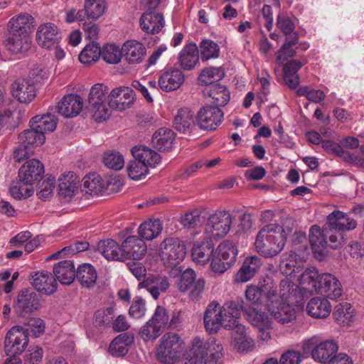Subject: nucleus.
Here are the masks:
<instances>
[{"instance_id": "1", "label": "nucleus", "mask_w": 364, "mask_h": 364, "mask_svg": "<svg viewBox=\"0 0 364 364\" xmlns=\"http://www.w3.org/2000/svg\"><path fill=\"white\" fill-rule=\"evenodd\" d=\"M287 236L282 226L271 223L258 232L255 246L257 252L266 258H273L280 254L286 245Z\"/></svg>"}, {"instance_id": "2", "label": "nucleus", "mask_w": 364, "mask_h": 364, "mask_svg": "<svg viewBox=\"0 0 364 364\" xmlns=\"http://www.w3.org/2000/svg\"><path fill=\"white\" fill-rule=\"evenodd\" d=\"M223 350V346L215 340L205 342L200 338H195L186 359L188 364H222Z\"/></svg>"}, {"instance_id": "3", "label": "nucleus", "mask_w": 364, "mask_h": 364, "mask_svg": "<svg viewBox=\"0 0 364 364\" xmlns=\"http://www.w3.org/2000/svg\"><path fill=\"white\" fill-rule=\"evenodd\" d=\"M301 349L304 358L311 356L318 363L328 364L336 355L338 346L333 340L323 341L315 335L302 341Z\"/></svg>"}, {"instance_id": "4", "label": "nucleus", "mask_w": 364, "mask_h": 364, "mask_svg": "<svg viewBox=\"0 0 364 364\" xmlns=\"http://www.w3.org/2000/svg\"><path fill=\"white\" fill-rule=\"evenodd\" d=\"M183 341L179 336L174 333L164 335L157 348V359L166 364H173L180 360L183 352Z\"/></svg>"}, {"instance_id": "5", "label": "nucleus", "mask_w": 364, "mask_h": 364, "mask_svg": "<svg viewBox=\"0 0 364 364\" xmlns=\"http://www.w3.org/2000/svg\"><path fill=\"white\" fill-rule=\"evenodd\" d=\"M232 223L230 213L226 210H216L208 218L204 232L210 240L223 238L229 232Z\"/></svg>"}, {"instance_id": "6", "label": "nucleus", "mask_w": 364, "mask_h": 364, "mask_svg": "<svg viewBox=\"0 0 364 364\" xmlns=\"http://www.w3.org/2000/svg\"><path fill=\"white\" fill-rule=\"evenodd\" d=\"M237 254V248L232 241H223L218 245L215 255L213 257L210 264L212 270L215 273H224L235 263Z\"/></svg>"}, {"instance_id": "7", "label": "nucleus", "mask_w": 364, "mask_h": 364, "mask_svg": "<svg viewBox=\"0 0 364 364\" xmlns=\"http://www.w3.org/2000/svg\"><path fill=\"white\" fill-rule=\"evenodd\" d=\"M186 246L177 237H166L159 246V256L165 265L175 267L185 258Z\"/></svg>"}, {"instance_id": "8", "label": "nucleus", "mask_w": 364, "mask_h": 364, "mask_svg": "<svg viewBox=\"0 0 364 364\" xmlns=\"http://www.w3.org/2000/svg\"><path fill=\"white\" fill-rule=\"evenodd\" d=\"M277 287L270 277L264 278L258 285H248L245 290V299L252 307L262 305L263 296L266 294L267 304L272 301L276 296Z\"/></svg>"}, {"instance_id": "9", "label": "nucleus", "mask_w": 364, "mask_h": 364, "mask_svg": "<svg viewBox=\"0 0 364 364\" xmlns=\"http://www.w3.org/2000/svg\"><path fill=\"white\" fill-rule=\"evenodd\" d=\"M203 278H196V272L191 269H186L181 275L178 283L179 291L188 292V298L193 301H199L205 289Z\"/></svg>"}, {"instance_id": "10", "label": "nucleus", "mask_w": 364, "mask_h": 364, "mask_svg": "<svg viewBox=\"0 0 364 364\" xmlns=\"http://www.w3.org/2000/svg\"><path fill=\"white\" fill-rule=\"evenodd\" d=\"M29 335L21 326H14L7 332L4 348L7 354L19 355L26 349L28 343Z\"/></svg>"}, {"instance_id": "11", "label": "nucleus", "mask_w": 364, "mask_h": 364, "mask_svg": "<svg viewBox=\"0 0 364 364\" xmlns=\"http://www.w3.org/2000/svg\"><path fill=\"white\" fill-rule=\"evenodd\" d=\"M223 311L220 304L216 301H212L207 306L203 321L205 330L209 333H218L221 327L231 326L227 317H224Z\"/></svg>"}, {"instance_id": "12", "label": "nucleus", "mask_w": 364, "mask_h": 364, "mask_svg": "<svg viewBox=\"0 0 364 364\" xmlns=\"http://www.w3.org/2000/svg\"><path fill=\"white\" fill-rule=\"evenodd\" d=\"M267 307L274 318L282 324L290 323L296 318L295 309L288 301H279L277 293L272 301L267 304Z\"/></svg>"}, {"instance_id": "13", "label": "nucleus", "mask_w": 364, "mask_h": 364, "mask_svg": "<svg viewBox=\"0 0 364 364\" xmlns=\"http://www.w3.org/2000/svg\"><path fill=\"white\" fill-rule=\"evenodd\" d=\"M223 112L216 106L206 105L200 109L196 117L198 127L205 130H214L222 122Z\"/></svg>"}, {"instance_id": "14", "label": "nucleus", "mask_w": 364, "mask_h": 364, "mask_svg": "<svg viewBox=\"0 0 364 364\" xmlns=\"http://www.w3.org/2000/svg\"><path fill=\"white\" fill-rule=\"evenodd\" d=\"M326 228L322 230L317 225H313L310 229L309 242L316 258L323 260L328 254V234Z\"/></svg>"}, {"instance_id": "15", "label": "nucleus", "mask_w": 364, "mask_h": 364, "mask_svg": "<svg viewBox=\"0 0 364 364\" xmlns=\"http://www.w3.org/2000/svg\"><path fill=\"white\" fill-rule=\"evenodd\" d=\"M184 81L185 75L181 69L169 68L165 70L159 76L158 85L161 90L168 92L178 90Z\"/></svg>"}, {"instance_id": "16", "label": "nucleus", "mask_w": 364, "mask_h": 364, "mask_svg": "<svg viewBox=\"0 0 364 364\" xmlns=\"http://www.w3.org/2000/svg\"><path fill=\"white\" fill-rule=\"evenodd\" d=\"M326 225L331 230L343 232L355 230L358 223L348 213L336 210L327 216Z\"/></svg>"}, {"instance_id": "17", "label": "nucleus", "mask_w": 364, "mask_h": 364, "mask_svg": "<svg viewBox=\"0 0 364 364\" xmlns=\"http://www.w3.org/2000/svg\"><path fill=\"white\" fill-rule=\"evenodd\" d=\"M12 95L21 103L28 104L36 96V87L32 80L17 79L11 84Z\"/></svg>"}, {"instance_id": "18", "label": "nucleus", "mask_w": 364, "mask_h": 364, "mask_svg": "<svg viewBox=\"0 0 364 364\" xmlns=\"http://www.w3.org/2000/svg\"><path fill=\"white\" fill-rule=\"evenodd\" d=\"M83 107V100L78 95L70 94L63 97L56 108L58 112L66 118L77 116Z\"/></svg>"}, {"instance_id": "19", "label": "nucleus", "mask_w": 364, "mask_h": 364, "mask_svg": "<svg viewBox=\"0 0 364 364\" xmlns=\"http://www.w3.org/2000/svg\"><path fill=\"white\" fill-rule=\"evenodd\" d=\"M321 274L315 268H307L300 277L299 294L307 296L318 291Z\"/></svg>"}, {"instance_id": "20", "label": "nucleus", "mask_w": 364, "mask_h": 364, "mask_svg": "<svg viewBox=\"0 0 364 364\" xmlns=\"http://www.w3.org/2000/svg\"><path fill=\"white\" fill-rule=\"evenodd\" d=\"M123 261L132 259L134 260L141 259L146 252V245L142 239L137 236L127 237L122 244Z\"/></svg>"}, {"instance_id": "21", "label": "nucleus", "mask_w": 364, "mask_h": 364, "mask_svg": "<svg viewBox=\"0 0 364 364\" xmlns=\"http://www.w3.org/2000/svg\"><path fill=\"white\" fill-rule=\"evenodd\" d=\"M108 97V106L110 108L122 111L129 108L133 103L134 93L128 87L115 88L111 91Z\"/></svg>"}, {"instance_id": "22", "label": "nucleus", "mask_w": 364, "mask_h": 364, "mask_svg": "<svg viewBox=\"0 0 364 364\" xmlns=\"http://www.w3.org/2000/svg\"><path fill=\"white\" fill-rule=\"evenodd\" d=\"M44 167L40 161L31 159L27 161L18 171L19 181L26 183H33L42 178Z\"/></svg>"}, {"instance_id": "23", "label": "nucleus", "mask_w": 364, "mask_h": 364, "mask_svg": "<svg viewBox=\"0 0 364 364\" xmlns=\"http://www.w3.org/2000/svg\"><path fill=\"white\" fill-rule=\"evenodd\" d=\"M38 299L36 293L28 291H21L17 297L16 304L14 306L16 313L21 317H25L38 306Z\"/></svg>"}, {"instance_id": "24", "label": "nucleus", "mask_w": 364, "mask_h": 364, "mask_svg": "<svg viewBox=\"0 0 364 364\" xmlns=\"http://www.w3.org/2000/svg\"><path fill=\"white\" fill-rule=\"evenodd\" d=\"M342 291L341 284L337 278L331 274H321L318 294L336 299L342 295Z\"/></svg>"}, {"instance_id": "25", "label": "nucleus", "mask_w": 364, "mask_h": 364, "mask_svg": "<svg viewBox=\"0 0 364 364\" xmlns=\"http://www.w3.org/2000/svg\"><path fill=\"white\" fill-rule=\"evenodd\" d=\"M31 284L37 291L45 294H52L57 290L55 278L47 271L35 273L32 276Z\"/></svg>"}, {"instance_id": "26", "label": "nucleus", "mask_w": 364, "mask_h": 364, "mask_svg": "<svg viewBox=\"0 0 364 364\" xmlns=\"http://www.w3.org/2000/svg\"><path fill=\"white\" fill-rule=\"evenodd\" d=\"M61 39V34L54 24L47 23L41 25L36 32V40L39 45L54 46L58 44Z\"/></svg>"}, {"instance_id": "27", "label": "nucleus", "mask_w": 364, "mask_h": 364, "mask_svg": "<svg viewBox=\"0 0 364 364\" xmlns=\"http://www.w3.org/2000/svg\"><path fill=\"white\" fill-rule=\"evenodd\" d=\"M140 26L146 33L154 34L161 30L164 20L161 14L147 9L140 18Z\"/></svg>"}, {"instance_id": "28", "label": "nucleus", "mask_w": 364, "mask_h": 364, "mask_svg": "<svg viewBox=\"0 0 364 364\" xmlns=\"http://www.w3.org/2000/svg\"><path fill=\"white\" fill-rule=\"evenodd\" d=\"M262 259L257 256L247 257L240 270L237 272L235 281L237 282H247L250 280L260 269Z\"/></svg>"}, {"instance_id": "29", "label": "nucleus", "mask_w": 364, "mask_h": 364, "mask_svg": "<svg viewBox=\"0 0 364 364\" xmlns=\"http://www.w3.org/2000/svg\"><path fill=\"white\" fill-rule=\"evenodd\" d=\"M54 277L62 284H70L76 277V270L73 262L63 260L53 267Z\"/></svg>"}, {"instance_id": "30", "label": "nucleus", "mask_w": 364, "mask_h": 364, "mask_svg": "<svg viewBox=\"0 0 364 364\" xmlns=\"http://www.w3.org/2000/svg\"><path fill=\"white\" fill-rule=\"evenodd\" d=\"M242 311L246 315L247 321L258 328H272V320L266 313L259 311L256 307L241 305Z\"/></svg>"}, {"instance_id": "31", "label": "nucleus", "mask_w": 364, "mask_h": 364, "mask_svg": "<svg viewBox=\"0 0 364 364\" xmlns=\"http://www.w3.org/2000/svg\"><path fill=\"white\" fill-rule=\"evenodd\" d=\"M170 283L166 277H149L139 284V288H147L154 299H158L160 293L168 289Z\"/></svg>"}, {"instance_id": "32", "label": "nucleus", "mask_w": 364, "mask_h": 364, "mask_svg": "<svg viewBox=\"0 0 364 364\" xmlns=\"http://www.w3.org/2000/svg\"><path fill=\"white\" fill-rule=\"evenodd\" d=\"M98 252L107 260L123 261L122 245L112 239L100 240L97 244Z\"/></svg>"}, {"instance_id": "33", "label": "nucleus", "mask_w": 364, "mask_h": 364, "mask_svg": "<svg viewBox=\"0 0 364 364\" xmlns=\"http://www.w3.org/2000/svg\"><path fill=\"white\" fill-rule=\"evenodd\" d=\"M175 139V133L168 128H160L152 136L154 146L161 151H166L172 149Z\"/></svg>"}, {"instance_id": "34", "label": "nucleus", "mask_w": 364, "mask_h": 364, "mask_svg": "<svg viewBox=\"0 0 364 364\" xmlns=\"http://www.w3.org/2000/svg\"><path fill=\"white\" fill-rule=\"evenodd\" d=\"M308 314L317 318H326L331 311V305L326 298H312L306 306Z\"/></svg>"}, {"instance_id": "35", "label": "nucleus", "mask_w": 364, "mask_h": 364, "mask_svg": "<svg viewBox=\"0 0 364 364\" xmlns=\"http://www.w3.org/2000/svg\"><path fill=\"white\" fill-rule=\"evenodd\" d=\"M195 126L194 113L188 108L180 109L173 119L174 128L180 132H191Z\"/></svg>"}, {"instance_id": "36", "label": "nucleus", "mask_w": 364, "mask_h": 364, "mask_svg": "<svg viewBox=\"0 0 364 364\" xmlns=\"http://www.w3.org/2000/svg\"><path fill=\"white\" fill-rule=\"evenodd\" d=\"M277 26L287 36V43L284 46H294L298 43V34L294 32L295 26L287 16L281 14L277 16Z\"/></svg>"}, {"instance_id": "37", "label": "nucleus", "mask_w": 364, "mask_h": 364, "mask_svg": "<svg viewBox=\"0 0 364 364\" xmlns=\"http://www.w3.org/2000/svg\"><path fill=\"white\" fill-rule=\"evenodd\" d=\"M301 263V257L295 252H285L281 257L279 269L283 274L291 276L299 271Z\"/></svg>"}, {"instance_id": "38", "label": "nucleus", "mask_w": 364, "mask_h": 364, "mask_svg": "<svg viewBox=\"0 0 364 364\" xmlns=\"http://www.w3.org/2000/svg\"><path fill=\"white\" fill-rule=\"evenodd\" d=\"M134 158L149 167H155L161 160L160 155L155 151L145 146H134L132 149Z\"/></svg>"}, {"instance_id": "39", "label": "nucleus", "mask_w": 364, "mask_h": 364, "mask_svg": "<svg viewBox=\"0 0 364 364\" xmlns=\"http://www.w3.org/2000/svg\"><path fill=\"white\" fill-rule=\"evenodd\" d=\"M225 76V72L223 67H207L203 68L198 77L200 85H213Z\"/></svg>"}, {"instance_id": "40", "label": "nucleus", "mask_w": 364, "mask_h": 364, "mask_svg": "<svg viewBox=\"0 0 364 364\" xmlns=\"http://www.w3.org/2000/svg\"><path fill=\"white\" fill-rule=\"evenodd\" d=\"M304 63L291 60L284 65V81L291 89H296L299 84V70Z\"/></svg>"}, {"instance_id": "41", "label": "nucleus", "mask_w": 364, "mask_h": 364, "mask_svg": "<svg viewBox=\"0 0 364 364\" xmlns=\"http://www.w3.org/2000/svg\"><path fill=\"white\" fill-rule=\"evenodd\" d=\"M24 118V111L6 110L3 114H0V132L14 129Z\"/></svg>"}, {"instance_id": "42", "label": "nucleus", "mask_w": 364, "mask_h": 364, "mask_svg": "<svg viewBox=\"0 0 364 364\" xmlns=\"http://www.w3.org/2000/svg\"><path fill=\"white\" fill-rule=\"evenodd\" d=\"M75 277L82 287L90 288L95 284L97 274L92 265L84 263L77 267Z\"/></svg>"}, {"instance_id": "43", "label": "nucleus", "mask_w": 364, "mask_h": 364, "mask_svg": "<svg viewBox=\"0 0 364 364\" xmlns=\"http://www.w3.org/2000/svg\"><path fill=\"white\" fill-rule=\"evenodd\" d=\"M198 47H184L178 53V63L184 70H191L195 68L199 60Z\"/></svg>"}, {"instance_id": "44", "label": "nucleus", "mask_w": 364, "mask_h": 364, "mask_svg": "<svg viewBox=\"0 0 364 364\" xmlns=\"http://www.w3.org/2000/svg\"><path fill=\"white\" fill-rule=\"evenodd\" d=\"M214 246L209 241L197 242L194 244L192 250V257L196 262L205 264L213 254Z\"/></svg>"}, {"instance_id": "45", "label": "nucleus", "mask_w": 364, "mask_h": 364, "mask_svg": "<svg viewBox=\"0 0 364 364\" xmlns=\"http://www.w3.org/2000/svg\"><path fill=\"white\" fill-rule=\"evenodd\" d=\"M105 9V0L85 1L84 11H79L76 14L77 19L83 20V14L85 13L89 18L97 19Z\"/></svg>"}, {"instance_id": "46", "label": "nucleus", "mask_w": 364, "mask_h": 364, "mask_svg": "<svg viewBox=\"0 0 364 364\" xmlns=\"http://www.w3.org/2000/svg\"><path fill=\"white\" fill-rule=\"evenodd\" d=\"M204 93L212 99L213 102L217 107L225 106L229 102L230 97L229 90L226 87L220 84L207 87L205 89Z\"/></svg>"}, {"instance_id": "47", "label": "nucleus", "mask_w": 364, "mask_h": 364, "mask_svg": "<svg viewBox=\"0 0 364 364\" xmlns=\"http://www.w3.org/2000/svg\"><path fill=\"white\" fill-rule=\"evenodd\" d=\"M34 27V18L27 13H21L12 17L8 23V28L28 34V31Z\"/></svg>"}, {"instance_id": "48", "label": "nucleus", "mask_w": 364, "mask_h": 364, "mask_svg": "<svg viewBox=\"0 0 364 364\" xmlns=\"http://www.w3.org/2000/svg\"><path fill=\"white\" fill-rule=\"evenodd\" d=\"M131 343V338L127 333L119 334L110 343L108 351L114 357H124L127 354Z\"/></svg>"}, {"instance_id": "49", "label": "nucleus", "mask_w": 364, "mask_h": 364, "mask_svg": "<svg viewBox=\"0 0 364 364\" xmlns=\"http://www.w3.org/2000/svg\"><path fill=\"white\" fill-rule=\"evenodd\" d=\"M333 315L339 324L350 326L355 318V309L349 303H341L336 306Z\"/></svg>"}, {"instance_id": "50", "label": "nucleus", "mask_w": 364, "mask_h": 364, "mask_svg": "<svg viewBox=\"0 0 364 364\" xmlns=\"http://www.w3.org/2000/svg\"><path fill=\"white\" fill-rule=\"evenodd\" d=\"M30 124L45 135L46 132H52L55 129L58 118L55 115L48 113L41 117L36 116L33 117L30 121Z\"/></svg>"}, {"instance_id": "51", "label": "nucleus", "mask_w": 364, "mask_h": 364, "mask_svg": "<svg viewBox=\"0 0 364 364\" xmlns=\"http://www.w3.org/2000/svg\"><path fill=\"white\" fill-rule=\"evenodd\" d=\"M31 127L18 135V140L34 150L36 146H41L44 143L46 136L32 124H31Z\"/></svg>"}, {"instance_id": "52", "label": "nucleus", "mask_w": 364, "mask_h": 364, "mask_svg": "<svg viewBox=\"0 0 364 364\" xmlns=\"http://www.w3.org/2000/svg\"><path fill=\"white\" fill-rule=\"evenodd\" d=\"M161 230L162 223L160 220H149L140 225L139 235L142 240H151L158 237Z\"/></svg>"}, {"instance_id": "53", "label": "nucleus", "mask_w": 364, "mask_h": 364, "mask_svg": "<svg viewBox=\"0 0 364 364\" xmlns=\"http://www.w3.org/2000/svg\"><path fill=\"white\" fill-rule=\"evenodd\" d=\"M82 191L90 195H98L104 188L100 176L95 173L85 176L82 180Z\"/></svg>"}, {"instance_id": "54", "label": "nucleus", "mask_w": 364, "mask_h": 364, "mask_svg": "<svg viewBox=\"0 0 364 364\" xmlns=\"http://www.w3.org/2000/svg\"><path fill=\"white\" fill-rule=\"evenodd\" d=\"M76 177L73 173L63 175L59 181V194L65 198L72 197L77 190Z\"/></svg>"}, {"instance_id": "55", "label": "nucleus", "mask_w": 364, "mask_h": 364, "mask_svg": "<svg viewBox=\"0 0 364 364\" xmlns=\"http://www.w3.org/2000/svg\"><path fill=\"white\" fill-rule=\"evenodd\" d=\"M298 289L299 287L289 279L282 280L279 284V294H277L279 300L288 301L289 299L295 298L294 301L299 302V300L296 299Z\"/></svg>"}, {"instance_id": "56", "label": "nucleus", "mask_w": 364, "mask_h": 364, "mask_svg": "<svg viewBox=\"0 0 364 364\" xmlns=\"http://www.w3.org/2000/svg\"><path fill=\"white\" fill-rule=\"evenodd\" d=\"M127 170L129 177L134 181L141 180L149 173L148 167L145 164L135 158L129 161Z\"/></svg>"}, {"instance_id": "57", "label": "nucleus", "mask_w": 364, "mask_h": 364, "mask_svg": "<svg viewBox=\"0 0 364 364\" xmlns=\"http://www.w3.org/2000/svg\"><path fill=\"white\" fill-rule=\"evenodd\" d=\"M241 305L247 306L242 300L240 302L229 301L221 306L224 317H227L229 324H234L238 320L242 310Z\"/></svg>"}, {"instance_id": "58", "label": "nucleus", "mask_w": 364, "mask_h": 364, "mask_svg": "<svg viewBox=\"0 0 364 364\" xmlns=\"http://www.w3.org/2000/svg\"><path fill=\"white\" fill-rule=\"evenodd\" d=\"M102 47H84L80 51L78 59L85 65L95 63L101 57Z\"/></svg>"}, {"instance_id": "59", "label": "nucleus", "mask_w": 364, "mask_h": 364, "mask_svg": "<svg viewBox=\"0 0 364 364\" xmlns=\"http://www.w3.org/2000/svg\"><path fill=\"white\" fill-rule=\"evenodd\" d=\"M107 86L103 84L97 83L92 86L88 96V106L107 102Z\"/></svg>"}, {"instance_id": "60", "label": "nucleus", "mask_w": 364, "mask_h": 364, "mask_svg": "<svg viewBox=\"0 0 364 364\" xmlns=\"http://www.w3.org/2000/svg\"><path fill=\"white\" fill-rule=\"evenodd\" d=\"M11 194L16 198L21 200L30 197L34 192L33 183H26L25 181H21L10 189Z\"/></svg>"}, {"instance_id": "61", "label": "nucleus", "mask_w": 364, "mask_h": 364, "mask_svg": "<svg viewBox=\"0 0 364 364\" xmlns=\"http://www.w3.org/2000/svg\"><path fill=\"white\" fill-rule=\"evenodd\" d=\"M88 109L94 120L98 122L106 121L110 116V109L107 107V102L90 105Z\"/></svg>"}, {"instance_id": "62", "label": "nucleus", "mask_w": 364, "mask_h": 364, "mask_svg": "<svg viewBox=\"0 0 364 364\" xmlns=\"http://www.w3.org/2000/svg\"><path fill=\"white\" fill-rule=\"evenodd\" d=\"M29 34L21 33L18 31H14L8 28V32L5 39L6 46H23L29 43Z\"/></svg>"}, {"instance_id": "63", "label": "nucleus", "mask_w": 364, "mask_h": 364, "mask_svg": "<svg viewBox=\"0 0 364 364\" xmlns=\"http://www.w3.org/2000/svg\"><path fill=\"white\" fill-rule=\"evenodd\" d=\"M103 162L107 167L116 171L122 169L124 164L122 155L117 151L105 153L103 157Z\"/></svg>"}, {"instance_id": "64", "label": "nucleus", "mask_w": 364, "mask_h": 364, "mask_svg": "<svg viewBox=\"0 0 364 364\" xmlns=\"http://www.w3.org/2000/svg\"><path fill=\"white\" fill-rule=\"evenodd\" d=\"M101 50V57L105 62L109 64L118 63L123 55V50L120 49V47H102Z\"/></svg>"}]
</instances>
